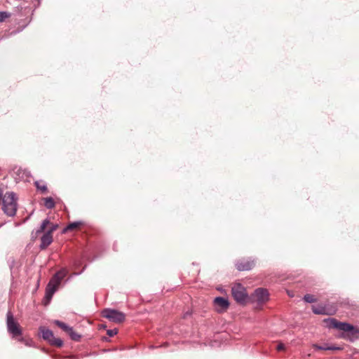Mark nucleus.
I'll use <instances>...</instances> for the list:
<instances>
[{
    "label": "nucleus",
    "mask_w": 359,
    "mask_h": 359,
    "mask_svg": "<svg viewBox=\"0 0 359 359\" xmlns=\"http://www.w3.org/2000/svg\"><path fill=\"white\" fill-rule=\"evenodd\" d=\"M50 220H49L48 218L45 219L42 222V223H41V226H40L41 230H43V231H44V230H45V229H46V227L48 224H50Z\"/></svg>",
    "instance_id": "obj_21"
},
{
    "label": "nucleus",
    "mask_w": 359,
    "mask_h": 359,
    "mask_svg": "<svg viewBox=\"0 0 359 359\" xmlns=\"http://www.w3.org/2000/svg\"><path fill=\"white\" fill-rule=\"evenodd\" d=\"M40 332L41 333V337L44 340L48 341V342L52 339V338L54 337L53 332L44 327H41L39 328Z\"/></svg>",
    "instance_id": "obj_12"
},
{
    "label": "nucleus",
    "mask_w": 359,
    "mask_h": 359,
    "mask_svg": "<svg viewBox=\"0 0 359 359\" xmlns=\"http://www.w3.org/2000/svg\"><path fill=\"white\" fill-rule=\"evenodd\" d=\"M312 311L315 314L318 315H333L336 312V309H334L332 311H327L325 306H321L318 307L313 306Z\"/></svg>",
    "instance_id": "obj_11"
},
{
    "label": "nucleus",
    "mask_w": 359,
    "mask_h": 359,
    "mask_svg": "<svg viewBox=\"0 0 359 359\" xmlns=\"http://www.w3.org/2000/svg\"><path fill=\"white\" fill-rule=\"evenodd\" d=\"M49 344L52 346H55L57 347H61L63 345V341L60 338H55L53 337L52 339L49 341Z\"/></svg>",
    "instance_id": "obj_16"
},
{
    "label": "nucleus",
    "mask_w": 359,
    "mask_h": 359,
    "mask_svg": "<svg viewBox=\"0 0 359 359\" xmlns=\"http://www.w3.org/2000/svg\"><path fill=\"white\" fill-rule=\"evenodd\" d=\"M53 242V236L50 232H46L41 238L40 248L43 250L46 248Z\"/></svg>",
    "instance_id": "obj_10"
},
{
    "label": "nucleus",
    "mask_w": 359,
    "mask_h": 359,
    "mask_svg": "<svg viewBox=\"0 0 359 359\" xmlns=\"http://www.w3.org/2000/svg\"><path fill=\"white\" fill-rule=\"evenodd\" d=\"M81 224L82 222L79 221L71 222L64 229L63 232L65 233L68 231H72L76 228L79 227V226H81Z\"/></svg>",
    "instance_id": "obj_13"
},
{
    "label": "nucleus",
    "mask_w": 359,
    "mask_h": 359,
    "mask_svg": "<svg viewBox=\"0 0 359 359\" xmlns=\"http://www.w3.org/2000/svg\"><path fill=\"white\" fill-rule=\"evenodd\" d=\"M67 270L63 268L60 271H57L50 278L46 287L45 292V299L48 302H50L51 300L53 294L57 290L61 283V281L67 275Z\"/></svg>",
    "instance_id": "obj_2"
},
{
    "label": "nucleus",
    "mask_w": 359,
    "mask_h": 359,
    "mask_svg": "<svg viewBox=\"0 0 359 359\" xmlns=\"http://www.w3.org/2000/svg\"><path fill=\"white\" fill-rule=\"evenodd\" d=\"M118 332V330L117 329H113V330H108L107 333V334L111 337H114V335H116Z\"/></svg>",
    "instance_id": "obj_24"
},
{
    "label": "nucleus",
    "mask_w": 359,
    "mask_h": 359,
    "mask_svg": "<svg viewBox=\"0 0 359 359\" xmlns=\"http://www.w3.org/2000/svg\"><path fill=\"white\" fill-rule=\"evenodd\" d=\"M34 185L38 190L41 191L43 193L46 192L48 190L46 184H43L41 185L39 181H36Z\"/></svg>",
    "instance_id": "obj_18"
},
{
    "label": "nucleus",
    "mask_w": 359,
    "mask_h": 359,
    "mask_svg": "<svg viewBox=\"0 0 359 359\" xmlns=\"http://www.w3.org/2000/svg\"><path fill=\"white\" fill-rule=\"evenodd\" d=\"M6 325L8 332L13 337L22 335V330L20 325L15 320L13 315L10 311L6 314Z\"/></svg>",
    "instance_id": "obj_4"
},
{
    "label": "nucleus",
    "mask_w": 359,
    "mask_h": 359,
    "mask_svg": "<svg viewBox=\"0 0 359 359\" xmlns=\"http://www.w3.org/2000/svg\"><path fill=\"white\" fill-rule=\"evenodd\" d=\"M303 299L307 302V303H313L316 302V299L314 297L313 295L310 294H306L304 296Z\"/></svg>",
    "instance_id": "obj_19"
},
{
    "label": "nucleus",
    "mask_w": 359,
    "mask_h": 359,
    "mask_svg": "<svg viewBox=\"0 0 359 359\" xmlns=\"http://www.w3.org/2000/svg\"><path fill=\"white\" fill-rule=\"evenodd\" d=\"M102 316L116 323H121L126 319L124 313L112 309H105L102 311Z\"/></svg>",
    "instance_id": "obj_5"
},
{
    "label": "nucleus",
    "mask_w": 359,
    "mask_h": 359,
    "mask_svg": "<svg viewBox=\"0 0 359 359\" xmlns=\"http://www.w3.org/2000/svg\"><path fill=\"white\" fill-rule=\"evenodd\" d=\"M277 349L278 351H283L285 349V345L283 344H279L278 346H277Z\"/></svg>",
    "instance_id": "obj_27"
},
{
    "label": "nucleus",
    "mask_w": 359,
    "mask_h": 359,
    "mask_svg": "<svg viewBox=\"0 0 359 359\" xmlns=\"http://www.w3.org/2000/svg\"><path fill=\"white\" fill-rule=\"evenodd\" d=\"M188 315H189V313L188 312H187V313H185V315H184V318H185L187 316H188Z\"/></svg>",
    "instance_id": "obj_28"
},
{
    "label": "nucleus",
    "mask_w": 359,
    "mask_h": 359,
    "mask_svg": "<svg viewBox=\"0 0 359 359\" xmlns=\"http://www.w3.org/2000/svg\"><path fill=\"white\" fill-rule=\"evenodd\" d=\"M11 16V13L6 11H0V22L4 21Z\"/></svg>",
    "instance_id": "obj_20"
},
{
    "label": "nucleus",
    "mask_w": 359,
    "mask_h": 359,
    "mask_svg": "<svg viewBox=\"0 0 359 359\" xmlns=\"http://www.w3.org/2000/svg\"><path fill=\"white\" fill-rule=\"evenodd\" d=\"M342 350L341 346H329L328 345V351H340Z\"/></svg>",
    "instance_id": "obj_25"
},
{
    "label": "nucleus",
    "mask_w": 359,
    "mask_h": 359,
    "mask_svg": "<svg viewBox=\"0 0 359 359\" xmlns=\"http://www.w3.org/2000/svg\"><path fill=\"white\" fill-rule=\"evenodd\" d=\"M18 197L13 191L6 192L2 198V210L4 212L9 216L15 215L18 208Z\"/></svg>",
    "instance_id": "obj_3"
},
{
    "label": "nucleus",
    "mask_w": 359,
    "mask_h": 359,
    "mask_svg": "<svg viewBox=\"0 0 359 359\" xmlns=\"http://www.w3.org/2000/svg\"><path fill=\"white\" fill-rule=\"evenodd\" d=\"M325 322L327 323V326L329 328H335L347 332L351 341L359 339V329L348 323L339 322L335 318H327L325 320Z\"/></svg>",
    "instance_id": "obj_1"
},
{
    "label": "nucleus",
    "mask_w": 359,
    "mask_h": 359,
    "mask_svg": "<svg viewBox=\"0 0 359 359\" xmlns=\"http://www.w3.org/2000/svg\"><path fill=\"white\" fill-rule=\"evenodd\" d=\"M55 203L52 197H47L44 198V206L47 209H53L55 208Z\"/></svg>",
    "instance_id": "obj_14"
},
{
    "label": "nucleus",
    "mask_w": 359,
    "mask_h": 359,
    "mask_svg": "<svg viewBox=\"0 0 359 359\" xmlns=\"http://www.w3.org/2000/svg\"><path fill=\"white\" fill-rule=\"evenodd\" d=\"M68 334L69 335L70 338L75 341H79L81 337L79 334L74 331L73 328H72L71 331L68 332Z\"/></svg>",
    "instance_id": "obj_17"
},
{
    "label": "nucleus",
    "mask_w": 359,
    "mask_h": 359,
    "mask_svg": "<svg viewBox=\"0 0 359 359\" xmlns=\"http://www.w3.org/2000/svg\"><path fill=\"white\" fill-rule=\"evenodd\" d=\"M255 261L251 258L242 259L236 262V267L240 271H249L255 266Z\"/></svg>",
    "instance_id": "obj_7"
},
{
    "label": "nucleus",
    "mask_w": 359,
    "mask_h": 359,
    "mask_svg": "<svg viewBox=\"0 0 359 359\" xmlns=\"http://www.w3.org/2000/svg\"><path fill=\"white\" fill-rule=\"evenodd\" d=\"M314 348L317 350L328 351V345L327 344H325V345L315 344Z\"/></svg>",
    "instance_id": "obj_22"
},
{
    "label": "nucleus",
    "mask_w": 359,
    "mask_h": 359,
    "mask_svg": "<svg viewBox=\"0 0 359 359\" xmlns=\"http://www.w3.org/2000/svg\"><path fill=\"white\" fill-rule=\"evenodd\" d=\"M42 232H43V230H41V228L39 227L38 229L36 230V231H32V237L36 238Z\"/></svg>",
    "instance_id": "obj_23"
},
{
    "label": "nucleus",
    "mask_w": 359,
    "mask_h": 359,
    "mask_svg": "<svg viewBox=\"0 0 359 359\" xmlns=\"http://www.w3.org/2000/svg\"><path fill=\"white\" fill-rule=\"evenodd\" d=\"M215 306L220 308V311H226L229 306V302L227 299L222 297H217L214 299Z\"/></svg>",
    "instance_id": "obj_9"
},
{
    "label": "nucleus",
    "mask_w": 359,
    "mask_h": 359,
    "mask_svg": "<svg viewBox=\"0 0 359 359\" xmlns=\"http://www.w3.org/2000/svg\"><path fill=\"white\" fill-rule=\"evenodd\" d=\"M254 295L256 300L259 302H264L269 299V292L267 290L262 287L256 289Z\"/></svg>",
    "instance_id": "obj_8"
},
{
    "label": "nucleus",
    "mask_w": 359,
    "mask_h": 359,
    "mask_svg": "<svg viewBox=\"0 0 359 359\" xmlns=\"http://www.w3.org/2000/svg\"><path fill=\"white\" fill-rule=\"evenodd\" d=\"M55 324L57 325L59 327H60L61 329H62L64 331H65L67 333L69 331H71V329L72 328V327H69V325H67L65 323L61 322L60 320H55Z\"/></svg>",
    "instance_id": "obj_15"
},
{
    "label": "nucleus",
    "mask_w": 359,
    "mask_h": 359,
    "mask_svg": "<svg viewBox=\"0 0 359 359\" xmlns=\"http://www.w3.org/2000/svg\"><path fill=\"white\" fill-rule=\"evenodd\" d=\"M57 228V224H52L50 229L46 232H50V234L52 235L53 232L55 231Z\"/></svg>",
    "instance_id": "obj_26"
},
{
    "label": "nucleus",
    "mask_w": 359,
    "mask_h": 359,
    "mask_svg": "<svg viewBox=\"0 0 359 359\" xmlns=\"http://www.w3.org/2000/svg\"><path fill=\"white\" fill-rule=\"evenodd\" d=\"M231 294L233 299L240 304H245L248 299V294L245 288L241 284L238 283L231 288Z\"/></svg>",
    "instance_id": "obj_6"
}]
</instances>
